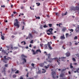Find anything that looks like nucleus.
I'll return each mask as SVG.
<instances>
[{
  "label": "nucleus",
  "instance_id": "obj_1",
  "mask_svg": "<svg viewBox=\"0 0 79 79\" xmlns=\"http://www.w3.org/2000/svg\"><path fill=\"white\" fill-rule=\"evenodd\" d=\"M47 55L48 56V60H49L48 61H49V62L50 63H52V61H53V60L57 59V62L58 63V65L60 64V62H59L58 61H60V60L59 59H58L57 58H54L53 59H52V58H50L51 56L50 54H47Z\"/></svg>",
  "mask_w": 79,
  "mask_h": 79
},
{
  "label": "nucleus",
  "instance_id": "obj_2",
  "mask_svg": "<svg viewBox=\"0 0 79 79\" xmlns=\"http://www.w3.org/2000/svg\"><path fill=\"white\" fill-rule=\"evenodd\" d=\"M21 60L23 61V63L24 64V63H26V59L27 58V56H25L24 54H22L21 55Z\"/></svg>",
  "mask_w": 79,
  "mask_h": 79
},
{
  "label": "nucleus",
  "instance_id": "obj_3",
  "mask_svg": "<svg viewBox=\"0 0 79 79\" xmlns=\"http://www.w3.org/2000/svg\"><path fill=\"white\" fill-rule=\"evenodd\" d=\"M15 22L14 23V25L15 26H16L17 28H19L20 27V25L19 24V22L18 20L17 19H16L15 20Z\"/></svg>",
  "mask_w": 79,
  "mask_h": 79
},
{
  "label": "nucleus",
  "instance_id": "obj_4",
  "mask_svg": "<svg viewBox=\"0 0 79 79\" xmlns=\"http://www.w3.org/2000/svg\"><path fill=\"white\" fill-rule=\"evenodd\" d=\"M77 10L78 11L79 10V7H78L77 6H76V7H72L71 8L70 10L72 11L73 10L74 11H75L76 10Z\"/></svg>",
  "mask_w": 79,
  "mask_h": 79
},
{
  "label": "nucleus",
  "instance_id": "obj_5",
  "mask_svg": "<svg viewBox=\"0 0 79 79\" xmlns=\"http://www.w3.org/2000/svg\"><path fill=\"white\" fill-rule=\"evenodd\" d=\"M30 38H32V34H31L30 33L28 35V36L27 37L26 39L27 40L28 39H30Z\"/></svg>",
  "mask_w": 79,
  "mask_h": 79
},
{
  "label": "nucleus",
  "instance_id": "obj_6",
  "mask_svg": "<svg viewBox=\"0 0 79 79\" xmlns=\"http://www.w3.org/2000/svg\"><path fill=\"white\" fill-rule=\"evenodd\" d=\"M52 77H53V78H55V76H56V73H55V72H52Z\"/></svg>",
  "mask_w": 79,
  "mask_h": 79
},
{
  "label": "nucleus",
  "instance_id": "obj_7",
  "mask_svg": "<svg viewBox=\"0 0 79 79\" xmlns=\"http://www.w3.org/2000/svg\"><path fill=\"white\" fill-rule=\"evenodd\" d=\"M48 47H49V49L51 50H52L53 49V48L50 46V43L49 42L48 43Z\"/></svg>",
  "mask_w": 79,
  "mask_h": 79
},
{
  "label": "nucleus",
  "instance_id": "obj_8",
  "mask_svg": "<svg viewBox=\"0 0 79 79\" xmlns=\"http://www.w3.org/2000/svg\"><path fill=\"white\" fill-rule=\"evenodd\" d=\"M75 31L76 32H79V26L78 25L77 27L76 28Z\"/></svg>",
  "mask_w": 79,
  "mask_h": 79
},
{
  "label": "nucleus",
  "instance_id": "obj_9",
  "mask_svg": "<svg viewBox=\"0 0 79 79\" xmlns=\"http://www.w3.org/2000/svg\"><path fill=\"white\" fill-rule=\"evenodd\" d=\"M36 54H38V52H39L40 53H41L42 52V51H41V50H40V49H39L37 50L36 51Z\"/></svg>",
  "mask_w": 79,
  "mask_h": 79
},
{
  "label": "nucleus",
  "instance_id": "obj_10",
  "mask_svg": "<svg viewBox=\"0 0 79 79\" xmlns=\"http://www.w3.org/2000/svg\"><path fill=\"white\" fill-rule=\"evenodd\" d=\"M31 51L32 52V54L33 55H35L36 53V51L35 52V51L34 50V49H32L31 50Z\"/></svg>",
  "mask_w": 79,
  "mask_h": 79
},
{
  "label": "nucleus",
  "instance_id": "obj_11",
  "mask_svg": "<svg viewBox=\"0 0 79 79\" xmlns=\"http://www.w3.org/2000/svg\"><path fill=\"white\" fill-rule=\"evenodd\" d=\"M48 44H45L44 45V48H45V49H48Z\"/></svg>",
  "mask_w": 79,
  "mask_h": 79
},
{
  "label": "nucleus",
  "instance_id": "obj_12",
  "mask_svg": "<svg viewBox=\"0 0 79 79\" xmlns=\"http://www.w3.org/2000/svg\"><path fill=\"white\" fill-rule=\"evenodd\" d=\"M65 38L64 35H63V36H61L60 39L61 40L64 39Z\"/></svg>",
  "mask_w": 79,
  "mask_h": 79
},
{
  "label": "nucleus",
  "instance_id": "obj_13",
  "mask_svg": "<svg viewBox=\"0 0 79 79\" xmlns=\"http://www.w3.org/2000/svg\"><path fill=\"white\" fill-rule=\"evenodd\" d=\"M50 66V65L49 64H48L47 65V66H44V67L45 69H48V68H49Z\"/></svg>",
  "mask_w": 79,
  "mask_h": 79
},
{
  "label": "nucleus",
  "instance_id": "obj_14",
  "mask_svg": "<svg viewBox=\"0 0 79 79\" xmlns=\"http://www.w3.org/2000/svg\"><path fill=\"white\" fill-rule=\"evenodd\" d=\"M67 56H69L70 55V53L69 52H68L66 53Z\"/></svg>",
  "mask_w": 79,
  "mask_h": 79
},
{
  "label": "nucleus",
  "instance_id": "obj_15",
  "mask_svg": "<svg viewBox=\"0 0 79 79\" xmlns=\"http://www.w3.org/2000/svg\"><path fill=\"white\" fill-rule=\"evenodd\" d=\"M5 69H6V68H4L3 69V70L2 71V73H4V74H5L6 73V71H5Z\"/></svg>",
  "mask_w": 79,
  "mask_h": 79
},
{
  "label": "nucleus",
  "instance_id": "obj_16",
  "mask_svg": "<svg viewBox=\"0 0 79 79\" xmlns=\"http://www.w3.org/2000/svg\"><path fill=\"white\" fill-rule=\"evenodd\" d=\"M53 30V29L52 28H49V29H48V30H47L46 31L47 32H48V31H52V30Z\"/></svg>",
  "mask_w": 79,
  "mask_h": 79
},
{
  "label": "nucleus",
  "instance_id": "obj_17",
  "mask_svg": "<svg viewBox=\"0 0 79 79\" xmlns=\"http://www.w3.org/2000/svg\"><path fill=\"white\" fill-rule=\"evenodd\" d=\"M66 29H67L66 27H64L62 29V31L64 32L65 31V30H66Z\"/></svg>",
  "mask_w": 79,
  "mask_h": 79
},
{
  "label": "nucleus",
  "instance_id": "obj_18",
  "mask_svg": "<svg viewBox=\"0 0 79 79\" xmlns=\"http://www.w3.org/2000/svg\"><path fill=\"white\" fill-rule=\"evenodd\" d=\"M64 74L63 73H61V74H60V77H63L64 76Z\"/></svg>",
  "mask_w": 79,
  "mask_h": 79
},
{
  "label": "nucleus",
  "instance_id": "obj_19",
  "mask_svg": "<svg viewBox=\"0 0 79 79\" xmlns=\"http://www.w3.org/2000/svg\"><path fill=\"white\" fill-rule=\"evenodd\" d=\"M1 39L2 40H4L5 37L4 36H3L2 35H1Z\"/></svg>",
  "mask_w": 79,
  "mask_h": 79
},
{
  "label": "nucleus",
  "instance_id": "obj_20",
  "mask_svg": "<svg viewBox=\"0 0 79 79\" xmlns=\"http://www.w3.org/2000/svg\"><path fill=\"white\" fill-rule=\"evenodd\" d=\"M17 75L15 74H14L12 76V77L13 78H15L16 77Z\"/></svg>",
  "mask_w": 79,
  "mask_h": 79
},
{
  "label": "nucleus",
  "instance_id": "obj_21",
  "mask_svg": "<svg viewBox=\"0 0 79 79\" xmlns=\"http://www.w3.org/2000/svg\"><path fill=\"white\" fill-rule=\"evenodd\" d=\"M70 68H71V69H72V68H73V66H72V64L71 63H70Z\"/></svg>",
  "mask_w": 79,
  "mask_h": 79
},
{
  "label": "nucleus",
  "instance_id": "obj_22",
  "mask_svg": "<svg viewBox=\"0 0 79 79\" xmlns=\"http://www.w3.org/2000/svg\"><path fill=\"white\" fill-rule=\"evenodd\" d=\"M6 56H4V58L5 60H9V59L6 58Z\"/></svg>",
  "mask_w": 79,
  "mask_h": 79
},
{
  "label": "nucleus",
  "instance_id": "obj_23",
  "mask_svg": "<svg viewBox=\"0 0 79 79\" xmlns=\"http://www.w3.org/2000/svg\"><path fill=\"white\" fill-rule=\"evenodd\" d=\"M43 27L44 28H47L48 27V26H47L46 24H44V25L43 26Z\"/></svg>",
  "mask_w": 79,
  "mask_h": 79
},
{
  "label": "nucleus",
  "instance_id": "obj_24",
  "mask_svg": "<svg viewBox=\"0 0 79 79\" xmlns=\"http://www.w3.org/2000/svg\"><path fill=\"white\" fill-rule=\"evenodd\" d=\"M47 34L48 35H50V34H53V33H48L47 32Z\"/></svg>",
  "mask_w": 79,
  "mask_h": 79
},
{
  "label": "nucleus",
  "instance_id": "obj_25",
  "mask_svg": "<svg viewBox=\"0 0 79 79\" xmlns=\"http://www.w3.org/2000/svg\"><path fill=\"white\" fill-rule=\"evenodd\" d=\"M72 60L73 61H76V60L75 58H72Z\"/></svg>",
  "mask_w": 79,
  "mask_h": 79
},
{
  "label": "nucleus",
  "instance_id": "obj_26",
  "mask_svg": "<svg viewBox=\"0 0 79 79\" xmlns=\"http://www.w3.org/2000/svg\"><path fill=\"white\" fill-rule=\"evenodd\" d=\"M76 71L77 73H79V68L77 69Z\"/></svg>",
  "mask_w": 79,
  "mask_h": 79
},
{
  "label": "nucleus",
  "instance_id": "obj_27",
  "mask_svg": "<svg viewBox=\"0 0 79 79\" xmlns=\"http://www.w3.org/2000/svg\"><path fill=\"white\" fill-rule=\"evenodd\" d=\"M2 52H3L4 53H6V51L4 50H2Z\"/></svg>",
  "mask_w": 79,
  "mask_h": 79
},
{
  "label": "nucleus",
  "instance_id": "obj_28",
  "mask_svg": "<svg viewBox=\"0 0 79 79\" xmlns=\"http://www.w3.org/2000/svg\"><path fill=\"white\" fill-rule=\"evenodd\" d=\"M40 29H43V26L42 25L40 26Z\"/></svg>",
  "mask_w": 79,
  "mask_h": 79
},
{
  "label": "nucleus",
  "instance_id": "obj_29",
  "mask_svg": "<svg viewBox=\"0 0 79 79\" xmlns=\"http://www.w3.org/2000/svg\"><path fill=\"white\" fill-rule=\"evenodd\" d=\"M19 71L17 70L16 72H15V74H19Z\"/></svg>",
  "mask_w": 79,
  "mask_h": 79
},
{
  "label": "nucleus",
  "instance_id": "obj_30",
  "mask_svg": "<svg viewBox=\"0 0 79 79\" xmlns=\"http://www.w3.org/2000/svg\"><path fill=\"white\" fill-rule=\"evenodd\" d=\"M36 4H38V5H37V6H40V3H36Z\"/></svg>",
  "mask_w": 79,
  "mask_h": 79
},
{
  "label": "nucleus",
  "instance_id": "obj_31",
  "mask_svg": "<svg viewBox=\"0 0 79 79\" xmlns=\"http://www.w3.org/2000/svg\"><path fill=\"white\" fill-rule=\"evenodd\" d=\"M35 17H36V19H40V17H36V16H35Z\"/></svg>",
  "mask_w": 79,
  "mask_h": 79
},
{
  "label": "nucleus",
  "instance_id": "obj_32",
  "mask_svg": "<svg viewBox=\"0 0 79 79\" xmlns=\"http://www.w3.org/2000/svg\"><path fill=\"white\" fill-rule=\"evenodd\" d=\"M37 74H40L41 73V72H40V71L39 70L38 72L37 73Z\"/></svg>",
  "mask_w": 79,
  "mask_h": 79
},
{
  "label": "nucleus",
  "instance_id": "obj_33",
  "mask_svg": "<svg viewBox=\"0 0 79 79\" xmlns=\"http://www.w3.org/2000/svg\"><path fill=\"white\" fill-rule=\"evenodd\" d=\"M48 25L49 26V27H51L52 25L51 24H49Z\"/></svg>",
  "mask_w": 79,
  "mask_h": 79
},
{
  "label": "nucleus",
  "instance_id": "obj_34",
  "mask_svg": "<svg viewBox=\"0 0 79 79\" xmlns=\"http://www.w3.org/2000/svg\"><path fill=\"white\" fill-rule=\"evenodd\" d=\"M68 30L72 32H73V30L72 29H69Z\"/></svg>",
  "mask_w": 79,
  "mask_h": 79
},
{
  "label": "nucleus",
  "instance_id": "obj_35",
  "mask_svg": "<svg viewBox=\"0 0 79 79\" xmlns=\"http://www.w3.org/2000/svg\"><path fill=\"white\" fill-rule=\"evenodd\" d=\"M43 70L44 71L42 72L43 73H45V72H46V71H45V70H44V69H43Z\"/></svg>",
  "mask_w": 79,
  "mask_h": 79
},
{
  "label": "nucleus",
  "instance_id": "obj_36",
  "mask_svg": "<svg viewBox=\"0 0 79 79\" xmlns=\"http://www.w3.org/2000/svg\"><path fill=\"white\" fill-rule=\"evenodd\" d=\"M3 62H4V63H6L7 61L5 60H3Z\"/></svg>",
  "mask_w": 79,
  "mask_h": 79
},
{
  "label": "nucleus",
  "instance_id": "obj_37",
  "mask_svg": "<svg viewBox=\"0 0 79 79\" xmlns=\"http://www.w3.org/2000/svg\"><path fill=\"white\" fill-rule=\"evenodd\" d=\"M18 48V47H14V49H17Z\"/></svg>",
  "mask_w": 79,
  "mask_h": 79
},
{
  "label": "nucleus",
  "instance_id": "obj_38",
  "mask_svg": "<svg viewBox=\"0 0 79 79\" xmlns=\"http://www.w3.org/2000/svg\"><path fill=\"white\" fill-rule=\"evenodd\" d=\"M44 44H40V46L41 47H43V46Z\"/></svg>",
  "mask_w": 79,
  "mask_h": 79
},
{
  "label": "nucleus",
  "instance_id": "obj_39",
  "mask_svg": "<svg viewBox=\"0 0 79 79\" xmlns=\"http://www.w3.org/2000/svg\"><path fill=\"white\" fill-rule=\"evenodd\" d=\"M30 43L31 44H33V40H31V41L30 42Z\"/></svg>",
  "mask_w": 79,
  "mask_h": 79
},
{
  "label": "nucleus",
  "instance_id": "obj_40",
  "mask_svg": "<svg viewBox=\"0 0 79 79\" xmlns=\"http://www.w3.org/2000/svg\"><path fill=\"white\" fill-rule=\"evenodd\" d=\"M66 37H68L69 36V34L68 33H66Z\"/></svg>",
  "mask_w": 79,
  "mask_h": 79
},
{
  "label": "nucleus",
  "instance_id": "obj_41",
  "mask_svg": "<svg viewBox=\"0 0 79 79\" xmlns=\"http://www.w3.org/2000/svg\"><path fill=\"white\" fill-rule=\"evenodd\" d=\"M31 66H33V67H34V64L33 63L31 64Z\"/></svg>",
  "mask_w": 79,
  "mask_h": 79
},
{
  "label": "nucleus",
  "instance_id": "obj_42",
  "mask_svg": "<svg viewBox=\"0 0 79 79\" xmlns=\"http://www.w3.org/2000/svg\"><path fill=\"white\" fill-rule=\"evenodd\" d=\"M29 74V73L28 72L27 73V77H28V75Z\"/></svg>",
  "mask_w": 79,
  "mask_h": 79
},
{
  "label": "nucleus",
  "instance_id": "obj_43",
  "mask_svg": "<svg viewBox=\"0 0 79 79\" xmlns=\"http://www.w3.org/2000/svg\"><path fill=\"white\" fill-rule=\"evenodd\" d=\"M8 66V64H5V67H7Z\"/></svg>",
  "mask_w": 79,
  "mask_h": 79
},
{
  "label": "nucleus",
  "instance_id": "obj_44",
  "mask_svg": "<svg viewBox=\"0 0 79 79\" xmlns=\"http://www.w3.org/2000/svg\"><path fill=\"white\" fill-rule=\"evenodd\" d=\"M11 71H12V72H13L14 71H15V70H14L13 69H11Z\"/></svg>",
  "mask_w": 79,
  "mask_h": 79
},
{
  "label": "nucleus",
  "instance_id": "obj_45",
  "mask_svg": "<svg viewBox=\"0 0 79 79\" xmlns=\"http://www.w3.org/2000/svg\"><path fill=\"white\" fill-rule=\"evenodd\" d=\"M74 39H77V36H76L74 38Z\"/></svg>",
  "mask_w": 79,
  "mask_h": 79
},
{
  "label": "nucleus",
  "instance_id": "obj_46",
  "mask_svg": "<svg viewBox=\"0 0 79 79\" xmlns=\"http://www.w3.org/2000/svg\"><path fill=\"white\" fill-rule=\"evenodd\" d=\"M11 48L12 49H14V47L13 48V46H12L11 47Z\"/></svg>",
  "mask_w": 79,
  "mask_h": 79
},
{
  "label": "nucleus",
  "instance_id": "obj_47",
  "mask_svg": "<svg viewBox=\"0 0 79 79\" xmlns=\"http://www.w3.org/2000/svg\"><path fill=\"white\" fill-rule=\"evenodd\" d=\"M68 12H66L64 14V15H66L67 14Z\"/></svg>",
  "mask_w": 79,
  "mask_h": 79
},
{
  "label": "nucleus",
  "instance_id": "obj_48",
  "mask_svg": "<svg viewBox=\"0 0 79 79\" xmlns=\"http://www.w3.org/2000/svg\"><path fill=\"white\" fill-rule=\"evenodd\" d=\"M1 7H3V8H4L5 7V6H1Z\"/></svg>",
  "mask_w": 79,
  "mask_h": 79
},
{
  "label": "nucleus",
  "instance_id": "obj_49",
  "mask_svg": "<svg viewBox=\"0 0 79 79\" xmlns=\"http://www.w3.org/2000/svg\"><path fill=\"white\" fill-rule=\"evenodd\" d=\"M13 13L14 14H15L17 13V12H16L15 11H14V12H13Z\"/></svg>",
  "mask_w": 79,
  "mask_h": 79
},
{
  "label": "nucleus",
  "instance_id": "obj_50",
  "mask_svg": "<svg viewBox=\"0 0 79 79\" xmlns=\"http://www.w3.org/2000/svg\"><path fill=\"white\" fill-rule=\"evenodd\" d=\"M29 46L30 48L32 47V45H31V44H30Z\"/></svg>",
  "mask_w": 79,
  "mask_h": 79
},
{
  "label": "nucleus",
  "instance_id": "obj_51",
  "mask_svg": "<svg viewBox=\"0 0 79 79\" xmlns=\"http://www.w3.org/2000/svg\"><path fill=\"white\" fill-rule=\"evenodd\" d=\"M69 45H71V44H72V43H71V42H70L69 43Z\"/></svg>",
  "mask_w": 79,
  "mask_h": 79
},
{
  "label": "nucleus",
  "instance_id": "obj_52",
  "mask_svg": "<svg viewBox=\"0 0 79 79\" xmlns=\"http://www.w3.org/2000/svg\"><path fill=\"white\" fill-rule=\"evenodd\" d=\"M44 53H45V54H46V55H47V52H44Z\"/></svg>",
  "mask_w": 79,
  "mask_h": 79
},
{
  "label": "nucleus",
  "instance_id": "obj_53",
  "mask_svg": "<svg viewBox=\"0 0 79 79\" xmlns=\"http://www.w3.org/2000/svg\"><path fill=\"white\" fill-rule=\"evenodd\" d=\"M23 8H24V7H23V6H22V7H21V9H23Z\"/></svg>",
  "mask_w": 79,
  "mask_h": 79
},
{
  "label": "nucleus",
  "instance_id": "obj_54",
  "mask_svg": "<svg viewBox=\"0 0 79 79\" xmlns=\"http://www.w3.org/2000/svg\"><path fill=\"white\" fill-rule=\"evenodd\" d=\"M23 42H24V45H25L26 44V42L24 41Z\"/></svg>",
  "mask_w": 79,
  "mask_h": 79
},
{
  "label": "nucleus",
  "instance_id": "obj_55",
  "mask_svg": "<svg viewBox=\"0 0 79 79\" xmlns=\"http://www.w3.org/2000/svg\"><path fill=\"white\" fill-rule=\"evenodd\" d=\"M73 64H74V65H77V63H74Z\"/></svg>",
  "mask_w": 79,
  "mask_h": 79
},
{
  "label": "nucleus",
  "instance_id": "obj_56",
  "mask_svg": "<svg viewBox=\"0 0 79 79\" xmlns=\"http://www.w3.org/2000/svg\"><path fill=\"white\" fill-rule=\"evenodd\" d=\"M53 37L54 38V39H55L56 38V37L55 36H53Z\"/></svg>",
  "mask_w": 79,
  "mask_h": 79
},
{
  "label": "nucleus",
  "instance_id": "obj_57",
  "mask_svg": "<svg viewBox=\"0 0 79 79\" xmlns=\"http://www.w3.org/2000/svg\"><path fill=\"white\" fill-rule=\"evenodd\" d=\"M11 37L13 38H14L15 37V36H14V35H13L11 36Z\"/></svg>",
  "mask_w": 79,
  "mask_h": 79
},
{
  "label": "nucleus",
  "instance_id": "obj_58",
  "mask_svg": "<svg viewBox=\"0 0 79 79\" xmlns=\"http://www.w3.org/2000/svg\"><path fill=\"white\" fill-rule=\"evenodd\" d=\"M24 26H23V28L22 29V30H24Z\"/></svg>",
  "mask_w": 79,
  "mask_h": 79
},
{
  "label": "nucleus",
  "instance_id": "obj_59",
  "mask_svg": "<svg viewBox=\"0 0 79 79\" xmlns=\"http://www.w3.org/2000/svg\"><path fill=\"white\" fill-rule=\"evenodd\" d=\"M27 79H34V78H28Z\"/></svg>",
  "mask_w": 79,
  "mask_h": 79
},
{
  "label": "nucleus",
  "instance_id": "obj_60",
  "mask_svg": "<svg viewBox=\"0 0 79 79\" xmlns=\"http://www.w3.org/2000/svg\"><path fill=\"white\" fill-rule=\"evenodd\" d=\"M75 44L76 45H77L78 44V43H76Z\"/></svg>",
  "mask_w": 79,
  "mask_h": 79
},
{
  "label": "nucleus",
  "instance_id": "obj_61",
  "mask_svg": "<svg viewBox=\"0 0 79 79\" xmlns=\"http://www.w3.org/2000/svg\"><path fill=\"white\" fill-rule=\"evenodd\" d=\"M46 16H47L48 17H49V16L48 15H46Z\"/></svg>",
  "mask_w": 79,
  "mask_h": 79
},
{
  "label": "nucleus",
  "instance_id": "obj_62",
  "mask_svg": "<svg viewBox=\"0 0 79 79\" xmlns=\"http://www.w3.org/2000/svg\"><path fill=\"white\" fill-rule=\"evenodd\" d=\"M20 14L21 15H24V14H23L20 13Z\"/></svg>",
  "mask_w": 79,
  "mask_h": 79
},
{
  "label": "nucleus",
  "instance_id": "obj_63",
  "mask_svg": "<svg viewBox=\"0 0 79 79\" xmlns=\"http://www.w3.org/2000/svg\"><path fill=\"white\" fill-rule=\"evenodd\" d=\"M62 48H63L64 49H65V48L64 47V46H62Z\"/></svg>",
  "mask_w": 79,
  "mask_h": 79
},
{
  "label": "nucleus",
  "instance_id": "obj_64",
  "mask_svg": "<svg viewBox=\"0 0 79 79\" xmlns=\"http://www.w3.org/2000/svg\"><path fill=\"white\" fill-rule=\"evenodd\" d=\"M25 48H26V49L28 48V46H27Z\"/></svg>",
  "mask_w": 79,
  "mask_h": 79
}]
</instances>
